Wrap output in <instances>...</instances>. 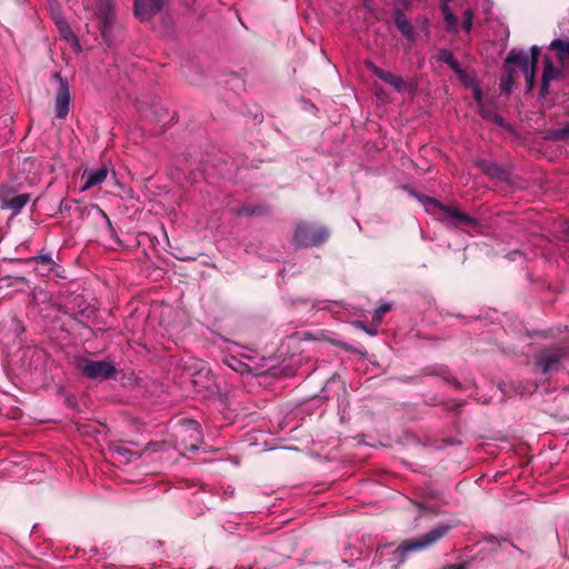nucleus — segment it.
<instances>
[{
	"label": "nucleus",
	"mask_w": 569,
	"mask_h": 569,
	"mask_svg": "<svg viewBox=\"0 0 569 569\" xmlns=\"http://www.w3.org/2000/svg\"><path fill=\"white\" fill-rule=\"evenodd\" d=\"M418 200L429 214H443L445 218L442 220L449 227L460 228L463 230L469 228L477 232L481 228L480 222L476 218L460 211L455 206L442 204L437 199L428 196H420L418 197Z\"/></svg>",
	"instance_id": "1"
},
{
	"label": "nucleus",
	"mask_w": 569,
	"mask_h": 569,
	"mask_svg": "<svg viewBox=\"0 0 569 569\" xmlns=\"http://www.w3.org/2000/svg\"><path fill=\"white\" fill-rule=\"evenodd\" d=\"M452 527L453 526L449 523H439L428 532L423 533L422 536L403 542L401 546L395 549V559L401 562L405 560L406 556L409 552L428 549L429 547L438 542L440 539H442Z\"/></svg>",
	"instance_id": "2"
},
{
	"label": "nucleus",
	"mask_w": 569,
	"mask_h": 569,
	"mask_svg": "<svg viewBox=\"0 0 569 569\" xmlns=\"http://www.w3.org/2000/svg\"><path fill=\"white\" fill-rule=\"evenodd\" d=\"M328 238L329 232L325 227L302 222L297 226L293 240L298 247H313L323 243Z\"/></svg>",
	"instance_id": "3"
},
{
	"label": "nucleus",
	"mask_w": 569,
	"mask_h": 569,
	"mask_svg": "<svg viewBox=\"0 0 569 569\" xmlns=\"http://www.w3.org/2000/svg\"><path fill=\"white\" fill-rule=\"evenodd\" d=\"M78 369L84 377L94 380L110 379L117 372L114 365L108 360L81 359L78 361Z\"/></svg>",
	"instance_id": "4"
},
{
	"label": "nucleus",
	"mask_w": 569,
	"mask_h": 569,
	"mask_svg": "<svg viewBox=\"0 0 569 569\" xmlns=\"http://www.w3.org/2000/svg\"><path fill=\"white\" fill-rule=\"evenodd\" d=\"M96 14L100 20V33L108 47L113 44L112 28L114 22V9L111 0H100Z\"/></svg>",
	"instance_id": "5"
},
{
	"label": "nucleus",
	"mask_w": 569,
	"mask_h": 569,
	"mask_svg": "<svg viewBox=\"0 0 569 569\" xmlns=\"http://www.w3.org/2000/svg\"><path fill=\"white\" fill-rule=\"evenodd\" d=\"M52 80L58 82V90L54 97V114L58 119H64L70 110V86L68 80L61 77L60 73H54Z\"/></svg>",
	"instance_id": "6"
},
{
	"label": "nucleus",
	"mask_w": 569,
	"mask_h": 569,
	"mask_svg": "<svg viewBox=\"0 0 569 569\" xmlns=\"http://www.w3.org/2000/svg\"><path fill=\"white\" fill-rule=\"evenodd\" d=\"M192 385L197 392L203 393V397L213 395L219 390L216 377L210 368L201 363L196 372L192 373Z\"/></svg>",
	"instance_id": "7"
},
{
	"label": "nucleus",
	"mask_w": 569,
	"mask_h": 569,
	"mask_svg": "<svg viewBox=\"0 0 569 569\" xmlns=\"http://www.w3.org/2000/svg\"><path fill=\"white\" fill-rule=\"evenodd\" d=\"M179 436L186 451L193 452L199 449L202 436L198 421L191 419L183 420L179 430Z\"/></svg>",
	"instance_id": "8"
},
{
	"label": "nucleus",
	"mask_w": 569,
	"mask_h": 569,
	"mask_svg": "<svg viewBox=\"0 0 569 569\" xmlns=\"http://www.w3.org/2000/svg\"><path fill=\"white\" fill-rule=\"evenodd\" d=\"M566 355L561 348L547 349L536 357V365L542 373H549L559 369L560 361Z\"/></svg>",
	"instance_id": "9"
},
{
	"label": "nucleus",
	"mask_w": 569,
	"mask_h": 569,
	"mask_svg": "<svg viewBox=\"0 0 569 569\" xmlns=\"http://www.w3.org/2000/svg\"><path fill=\"white\" fill-rule=\"evenodd\" d=\"M366 66L376 77L393 87L397 92L401 93L410 89L409 84L400 76L383 70L370 61H367Z\"/></svg>",
	"instance_id": "10"
},
{
	"label": "nucleus",
	"mask_w": 569,
	"mask_h": 569,
	"mask_svg": "<svg viewBox=\"0 0 569 569\" xmlns=\"http://www.w3.org/2000/svg\"><path fill=\"white\" fill-rule=\"evenodd\" d=\"M166 0H134V14L140 20H149L159 13Z\"/></svg>",
	"instance_id": "11"
},
{
	"label": "nucleus",
	"mask_w": 569,
	"mask_h": 569,
	"mask_svg": "<svg viewBox=\"0 0 569 569\" xmlns=\"http://www.w3.org/2000/svg\"><path fill=\"white\" fill-rule=\"evenodd\" d=\"M562 76V70L560 68H556L550 58L546 57L543 62L540 96L542 98L547 97V94L549 93L550 82L555 80H560Z\"/></svg>",
	"instance_id": "12"
},
{
	"label": "nucleus",
	"mask_w": 569,
	"mask_h": 569,
	"mask_svg": "<svg viewBox=\"0 0 569 569\" xmlns=\"http://www.w3.org/2000/svg\"><path fill=\"white\" fill-rule=\"evenodd\" d=\"M108 168L106 166H101L97 169H86L82 174V179H84V183L81 187V191H86L94 186L102 183L108 176Z\"/></svg>",
	"instance_id": "13"
},
{
	"label": "nucleus",
	"mask_w": 569,
	"mask_h": 569,
	"mask_svg": "<svg viewBox=\"0 0 569 569\" xmlns=\"http://www.w3.org/2000/svg\"><path fill=\"white\" fill-rule=\"evenodd\" d=\"M56 26L59 30L61 38L63 40H66L68 43H70V46L72 47V49L76 52H80L81 46H80L79 39L72 31L69 23L63 18L59 17V18H56Z\"/></svg>",
	"instance_id": "14"
},
{
	"label": "nucleus",
	"mask_w": 569,
	"mask_h": 569,
	"mask_svg": "<svg viewBox=\"0 0 569 569\" xmlns=\"http://www.w3.org/2000/svg\"><path fill=\"white\" fill-rule=\"evenodd\" d=\"M437 58L439 61L446 63L461 81H465L468 78V74L460 67L459 62L455 59L452 51L449 49H440L437 53Z\"/></svg>",
	"instance_id": "15"
},
{
	"label": "nucleus",
	"mask_w": 569,
	"mask_h": 569,
	"mask_svg": "<svg viewBox=\"0 0 569 569\" xmlns=\"http://www.w3.org/2000/svg\"><path fill=\"white\" fill-rule=\"evenodd\" d=\"M505 63H515L520 68L522 72H525V70L528 71V69L535 68L533 63L529 58V54L525 50L512 49L508 53Z\"/></svg>",
	"instance_id": "16"
},
{
	"label": "nucleus",
	"mask_w": 569,
	"mask_h": 569,
	"mask_svg": "<svg viewBox=\"0 0 569 569\" xmlns=\"http://www.w3.org/2000/svg\"><path fill=\"white\" fill-rule=\"evenodd\" d=\"M395 23L399 31L411 42L416 41V33L411 22L408 20L406 14L401 10L395 11L393 17Z\"/></svg>",
	"instance_id": "17"
},
{
	"label": "nucleus",
	"mask_w": 569,
	"mask_h": 569,
	"mask_svg": "<svg viewBox=\"0 0 569 569\" xmlns=\"http://www.w3.org/2000/svg\"><path fill=\"white\" fill-rule=\"evenodd\" d=\"M440 9L443 16L446 30L450 33L457 34L460 30V26L457 17L450 9V6L447 3H440Z\"/></svg>",
	"instance_id": "18"
},
{
	"label": "nucleus",
	"mask_w": 569,
	"mask_h": 569,
	"mask_svg": "<svg viewBox=\"0 0 569 569\" xmlns=\"http://www.w3.org/2000/svg\"><path fill=\"white\" fill-rule=\"evenodd\" d=\"M31 262L37 264L36 270L41 274L51 272L58 264L53 261L50 253H40L31 259Z\"/></svg>",
	"instance_id": "19"
},
{
	"label": "nucleus",
	"mask_w": 569,
	"mask_h": 569,
	"mask_svg": "<svg viewBox=\"0 0 569 569\" xmlns=\"http://www.w3.org/2000/svg\"><path fill=\"white\" fill-rule=\"evenodd\" d=\"M550 48L556 51L561 62L569 60V41L563 39H555L550 43Z\"/></svg>",
	"instance_id": "20"
},
{
	"label": "nucleus",
	"mask_w": 569,
	"mask_h": 569,
	"mask_svg": "<svg viewBox=\"0 0 569 569\" xmlns=\"http://www.w3.org/2000/svg\"><path fill=\"white\" fill-rule=\"evenodd\" d=\"M30 197L27 193L18 194L4 202V208L11 209L18 213L29 201Z\"/></svg>",
	"instance_id": "21"
},
{
	"label": "nucleus",
	"mask_w": 569,
	"mask_h": 569,
	"mask_svg": "<svg viewBox=\"0 0 569 569\" xmlns=\"http://www.w3.org/2000/svg\"><path fill=\"white\" fill-rule=\"evenodd\" d=\"M463 82L472 88L473 99L480 104L482 101V91L479 83L470 77H468Z\"/></svg>",
	"instance_id": "22"
},
{
	"label": "nucleus",
	"mask_w": 569,
	"mask_h": 569,
	"mask_svg": "<svg viewBox=\"0 0 569 569\" xmlns=\"http://www.w3.org/2000/svg\"><path fill=\"white\" fill-rule=\"evenodd\" d=\"M390 310V303H383L380 307H378L372 316L373 323L378 327L381 323L383 316Z\"/></svg>",
	"instance_id": "23"
},
{
	"label": "nucleus",
	"mask_w": 569,
	"mask_h": 569,
	"mask_svg": "<svg viewBox=\"0 0 569 569\" xmlns=\"http://www.w3.org/2000/svg\"><path fill=\"white\" fill-rule=\"evenodd\" d=\"M522 73L526 78L527 90L531 91L535 87V81H536V67L532 69H528V71L525 70V72H522Z\"/></svg>",
	"instance_id": "24"
},
{
	"label": "nucleus",
	"mask_w": 569,
	"mask_h": 569,
	"mask_svg": "<svg viewBox=\"0 0 569 569\" xmlns=\"http://www.w3.org/2000/svg\"><path fill=\"white\" fill-rule=\"evenodd\" d=\"M472 19H473V13L471 10H466L463 12V21H462V29L469 33L471 31V28H472Z\"/></svg>",
	"instance_id": "25"
},
{
	"label": "nucleus",
	"mask_w": 569,
	"mask_h": 569,
	"mask_svg": "<svg viewBox=\"0 0 569 569\" xmlns=\"http://www.w3.org/2000/svg\"><path fill=\"white\" fill-rule=\"evenodd\" d=\"M74 203H76L74 200L63 199L59 203V211L60 212L69 211V210H71V208L73 207Z\"/></svg>",
	"instance_id": "26"
},
{
	"label": "nucleus",
	"mask_w": 569,
	"mask_h": 569,
	"mask_svg": "<svg viewBox=\"0 0 569 569\" xmlns=\"http://www.w3.org/2000/svg\"><path fill=\"white\" fill-rule=\"evenodd\" d=\"M512 86V71H508V77L501 82V90L508 92Z\"/></svg>",
	"instance_id": "27"
},
{
	"label": "nucleus",
	"mask_w": 569,
	"mask_h": 569,
	"mask_svg": "<svg viewBox=\"0 0 569 569\" xmlns=\"http://www.w3.org/2000/svg\"><path fill=\"white\" fill-rule=\"evenodd\" d=\"M233 363H229V366L237 372H240L241 375L246 371L247 365L242 363L241 361H238L236 359H231Z\"/></svg>",
	"instance_id": "28"
},
{
	"label": "nucleus",
	"mask_w": 569,
	"mask_h": 569,
	"mask_svg": "<svg viewBox=\"0 0 569 569\" xmlns=\"http://www.w3.org/2000/svg\"><path fill=\"white\" fill-rule=\"evenodd\" d=\"M556 137H557L558 139H567V138H569V121H568V122H566V123L563 124V127H562V128H560V129L556 132Z\"/></svg>",
	"instance_id": "29"
},
{
	"label": "nucleus",
	"mask_w": 569,
	"mask_h": 569,
	"mask_svg": "<svg viewBox=\"0 0 569 569\" xmlns=\"http://www.w3.org/2000/svg\"><path fill=\"white\" fill-rule=\"evenodd\" d=\"M530 51H531V57H529V58H530L531 62L533 63V66L537 67L538 59L540 56V48L538 46H532Z\"/></svg>",
	"instance_id": "30"
},
{
	"label": "nucleus",
	"mask_w": 569,
	"mask_h": 569,
	"mask_svg": "<svg viewBox=\"0 0 569 569\" xmlns=\"http://www.w3.org/2000/svg\"><path fill=\"white\" fill-rule=\"evenodd\" d=\"M11 122V118L8 114L0 116V128L8 127Z\"/></svg>",
	"instance_id": "31"
},
{
	"label": "nucleus",
	"mask_w": 569,
	"mask_h": 569,
	"mask_svg": "<svg viewBox=\"0 0 569 569\" xmlns=\"http://www.w3.org/2000/svg\"><path fill=\"white\" fill-rule=\"evenodd\" d=\"M521 257H522V253L520 251H518V250L512 251V252H510L508 254V259L512 260V261H515V260H517L518 258H521Z\"/></svg>",
	"instance_id": "32"
},
{
	"label": "nucleus",
	"mask_w": 569,
	"mask_h": 569,
	"mask_svg": "<svg viewBox=\"0 0 569 569\" xmlns=\"http://www.w3.org/2000/svg\"><path fill=\"white\" fill-rule=\"evenodd\" d=\"M443 569H465V567L461 563H456V565L447 566Z\"/></svg>",
	"instance_id": "33"
},
{
	"label": "nucleus",
	"mask_w": 569,
	"mask_h": 569,
	"mask_svg": "<svg viewBox=\"0 0 569 569\" xmlns=\"http://www.w3.org/2000/svg\"><path fill=\"white\" fill-rule=\"evenodd\" d=\"M366 331H367L369 335H371V336H376V335H377V332H378V331H377V329H369V330H367V329H366Z\"/></svg>",
	"instance_id": "34"
},
{
	"label": "nucleus",
	"mask_w": 569,
	"mask_h": 569,
	"mask_svg": "<svg viewBox=\"0 0 569 569\" xmlns=\"http://www.w3.org/2000/svg\"><path fill=\"white\" fill-rule=\"evenodd\" d=\"M452 0H441V3H447L449 4Z\"/></svg>",
	"instance_id": "35"
},
{
	"label": "nucleus",
	"mask_w": 569,
	"mask_h": 569,
	"mask_svg": "<svg viewBox=\"0 0 569 569\" xmlns=\"http://www.w3.org/2000/svg\"><path fill=\"white\" fill-rule=\"evenodd\" d=\"M426 29H428V20H425Z\"/></svg>",
	"instance_id": "36"
}]
</instances>
